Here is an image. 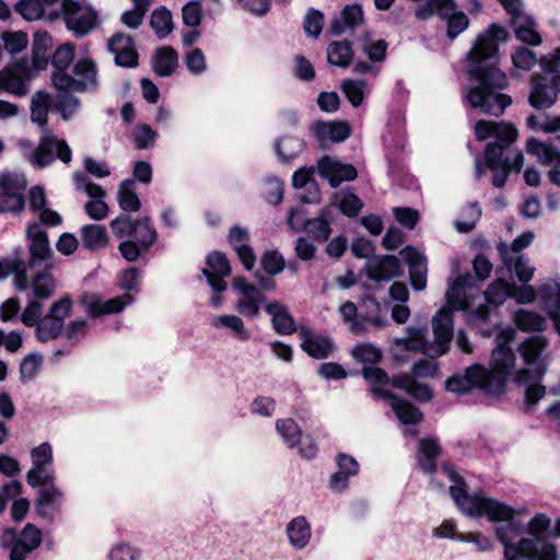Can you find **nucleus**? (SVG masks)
<instances>
[{
    "label": "nucleus",
    "mask_w": 560,
    "mask_h": 560,
    "mask_svg": "<svg viewBox=\"0 0 560 560\" xmlns=\"http://www.w3.org/2000/svg\"><path fill=\"white\" fill-rule=\"evenodd\" d=\"M249 234L240 226H233L229 232V243L235 249L241 262L246 270H252L256 262V257L248 244Z\"/></svg>",
    "instance_id": "29"
},
{
    "label": "nucleus",
    "mask_w": 560,
    "mask_h": 560,
    "mask_svg": "<svg viewBox=\"0 0 560 560\" xmlns=\"http://www.w3.org/2000/svg\"><path fill=\"white\" fill-rule=\"evenodd\" d=\"M207 268L202 269L209 285L213 292H224L226 282L224 279L231 275V267L226 256L220 252H213L207 257Z\"/></svg>",
    "instance_id": "20"
},
{
    "label": "nucleus",
    "mask_w": 560,
    "mask_h": 560,
    "mask_svg": "<svg viewBox=\"0 0 560 560\" xmlns=\"http://www.w3.org/2000/svg\"><path fill=\"white\" fill-rule=\"evenodd\" d=\"M25 267V282L26 288L24 291L31 289L32 298L34 301H46L50 299L57 289V281L51 273L52 265L45 264L40 270H37L31 279H28L27 270Z\"/></svg>",
    "instance_id": "16"
},
{
    "label": "nucleus",
    "mask_w": 560,
    "mask_h": 560,
    "mask_svg": "<svg viewBox=\"0 0 560 560\" xmlns=\"http://www.w3.org/2000/svg\"><path fill=\"white\" fill-rule=\"evenodd\" d=\"M515 324L524 331H540L544 329L546 320L536 312L520 310L515 314Z\"/></svg>",
    "instance_id": "51"
},
{
    "label": "nucleus",
    "mask_w": 560,
    "mask_h": 560,
    "mask_svg": "<svg viewBox=\"0 0 560 560\" xmlns=\"http://www.w3.org/2000/svg\"><path fill=\"white\" fill-rule=\"evenodd\" d=\"M401 273L400 261L393 255L377 256L368 262L369 278L375 281H389Z\"/></svg>",
    "instance_id": "27"
},
{
    "label": "nucleus",
    "mask_w": 560,
    "mask_h": 560,
    "mask_svg": "<svg viewBox=\"0 0 560 560\" xmlns=\"http://www.w3.org/2000/svg\"><path fill=\"white\" fill-rule=\"evenodd\" d=\"M534 240L532 232H524L517 238H515L510 245L500 243L498 250L502 261H511L514 257L523 256L521 252L530 245Z\"/></svg>",
    "instance_id": "47"
},
{
    "label": "nucleus",
    "mask_w": 560,
    "mask_h": 560,
    "mask_svg": "<svg viewBox=\"0 0 560 560\" xmlns=\"http://www.w3.org/2000/svg\"><path fill=\"white\" fill-rule=\"evenodd\" d=\"M1 547L9 549L10 560H26L27 556L35 549L18 540L16 530L13 527H7L2 533Z\"/></svg>",
    "instance_id": "37"
},
{
    "label": "nucleus",
    "mask_w": 560,
    "mask_h": 560,
    "mask_svg": "<svg viewBox=\"0 0 560 560\" xmlns=\"http://www.w3.org/2000/svg\"><path fill=\"white\" fill-rule=\"evenodd\" d=\"M1 38L5 50L12 55L23 51L28 44V36L23 31H4L1 34Z\"/></svg>",
    "instance_id": "59"
},
{
    "label": "nucleus",
    "mask_w": 560,
    "mask_h": 560,
    "mask_svg": "<svg viewBox=\"0 0 560 560\" xmlns=\"http://www.w3.org/2000/svg\"><path fill=\"white\" fill-rule=\"evenodd\" d=\"M415 14L423 21L438 15L445 23L450 40H454L469 26V18L458 9L455 0H425L416 8Z\"/></svg>",
    "instance_id": "7"
},
{
    "label": "nucleus",
    "mask_w": 560,
    "mask_h": 560,
    "mask_svg": "<svg viewBox=\"0 0 560 560\" xmlns=\"http://www.w3.org/2000/svg\"><path fill=\"white\" fill-rule=\"evenodd\" d=\"M539 294L545 302L547 313L551 317L560 316V284L548 282L541 285Z\"/></svg>",
    "instance_id": "49"
},
{
    "label": "nucleus",
    "mask_w": 560,
    "mask_h": 560,
    "mask_svg": "<svg viewBox=\"0 0 560 560\" xmlns=\"http://www.w3.org/2000/svg\"><path fill=\"white\" fill-rule=\"evenodd\" d=\"M364 22L363 10L360 4L353 3L346 5L339 18L331 22V33L336 36L341 35L348 30H353Z\"/></svg>",
    "instance_id": "31"
},
{
    "label": "nucleus",
    "mask_w": 560,
    "mask_h": 560,
    "mask_svg": "<svg viewBox=\"0 0 560 560\" xmlns=\"http://www.w3.org/2000/svg\"><path fill=\"white\" fill-rule=\"evenodd\" d=\"M43 364V357L39 353H28L20 363V380L25 382L33 380Z\"/></svg>",
    "instance_id": "63"
},
{
    "label": "nucleus",
    "mask_w": 560,
    "mask_h": 560,
    "mask_svg": "<svg viewBox=\"0 0 560 560\" xmlns=\"http://www.w3.org/2000/svg\"><path fill=\"white\" fill-rule=\"evenodd\" d=\"M524 163V156L522 152L513 153L512 164L502 165L497 171H492L494 173L493 176V185L495 187H503L506 183L508 176L512 171L520 172Z\"/></svg>",
    "instance_id": "62"
},
{
    "label": "nucleus",
    "mask_w": 560,
    "mask_h": 560,
    "mask_svg": "<svg viewBox=\"0 0 560 560\" xmlns=\"http://www.w3.org/2000/svg\"><path fill=\"white\" fill-rule=\"evenodd\" d=\"M285 533L290 545L295 549H304L312 537L311 525L305 516H296L292 518L285 528Z\"/></svg>",
    "instance_id": "33"
},
{
    "label": "nucleus",
    "mask_w": 560,
    "mask_h": 560,
    "mask_svg": "<svg viewBox=\"0 0 560 560\" xmlns=\"http://www.w3.org/2000/svg\"><path fill=\"white\" fill-rule=\"evenodd\" d=\"M341 91L353 107L360 106L364 97L370 93V84L362 79H346L342 81Z\"/></svg>",
    "instance_id": "41"
},
{
    "label": "nucleus",
    "mask_w": 560,
    "mask_h": 560,
    "mask_svg": "<svg viewBox=\"0 0 560 560\" xmlns=\"http://www.w3.org/2000/svg\"><path fill=\"white\" fill-rule=\"evenodd\" d=\"M479 294V289L474 287V278L466 273L457 277L452 283L448 284L446 291L447 303L456 310L467 311L468 319L474 308V300Z\"/></svg>",
    "instance_id": "14"
},
{
    "label": "nucleus",
    "mask_w": 560,
    "mask_h": 560,
    "mask_svg": "<svg viewBox=\"0 0 560 560\" xmlns=\"http://www.w3.org/2000/svg\"><path fill=\"white\" fill-rule=\"evenodd\" d=\"M55 138L52 135H45L40 138L39 144L34 150L33 158L39 167H46L54 161Z\"/></svg>",
    "instance_id": "52"
},
{
    "label": "nucleus",
    "mask_w": 560,
    "mask_h": 560,
    "mask_svg": "<svg viewBox=\"0 0 560 560\" xmlns=\"http://www.w3.org/2000/svg\"><path fill=\"white\" fill-rule=\"evenodd\" d=\"M434 339L427 340L428 328L425 324H412L406 327V336L395 338L392 343V353L396 360H401L404 351H420L434 358L445 354L450 349L453 337V314L448 308H441L432 319Z\"/></svg>",
    "instance_id": "3"
},
{
    "label": "nucleus",
    "mask_w": 560,
    "mask_h": 560,
    "mask_svg": "<svg viewBox=\"0 0 560 560\" xmlns=\"http://www.w3.org/2000/svg\"><path fill=\"white\" fill-rule=\"evenodd\" d=\"M353 358L364 364H375L382 359V351L378 347L370 342H362L353 347Z\"/></svg>",
    "instance_id": "56"
},
{
    "label": "nucleus",
    "mask_w": 560,
    "mask_h": 560,
    "mask_svg": "<svg viewBox=\"0 0 560 560\" xmlns=\"http://www.w3.org/2000/svg\"><path fill=\"white\" fill-rule=\"evenodd\" d=\"M362 372L364 378L374 385L371 389V395L374 398L387 400L396 417L402 424H416L422 419L421 412L410 402L396 397L388 390L376 387L386 385L389 382L388 375L382 369L376 366H364Z\"/></svg>",
    "instance_id": "8"
},
{
    "label": "nucleus",
    "mask_w": 560,
    "mask_h": 560,
    "mask_svg": "<svg viewBox=\"0 0 560 560\" xmlns=\"http://www.w3.org/2000/svg\"><path fill=\"white\" fill-rule=\"evenodd\" d=\"M335 202L338 205L341 212L348 217L357 215L363 207L361 199L350 191L336 194Z\"/></svg>",
    "instance_id": "55"
},
{
    "label": "nucleus",
    "mask_w": 560,
    "mask_h": 560,
    "mask_svg": "<svg viewBox=\"0 0 560 560\" xmlns=\"http://www.w3.org/2000/svg\"><path fill=\"white\" fill-rule=\"evenodd\" d=\"M443 470L454 482L450 486V494L465 515L500 524L495 526L494 533L504 546V560H558L556 546L547 541L551 532L549 516L536 514L527 524V533L532 537H523L513 542L523 532V524L515 520L516 511L481 492L468 494L463 478L453 468L443 467Z\"/></svg>",
    "instance_id": "1"
},
{
    "label": "nucleus",
    "mask_w": 560,
    "mask_h": 560,
    "mask_svg": "<svg viewBox=\"0 0 560 560\" xmlns=\"http://www.w3.org/2000/svg\"><path fill=\"white\" fill-rule=\"evenodd\" d=\"M440 454V444L434 438H424L419 441L416 455L417 463L423 472H433L436 469V457Z\"/></svg>",
    "instance_id": "34"
},
{
    "label": "nucleus",
    "mask_w": 560,
    "mask_h": 560,
    "mask_svg": "<svg viewBox=\"0 0 560 560\" xmlns=\"http://www.w3.org/2000/svg\"><path fill=\"white\" fill-rule=\"evenodd\" d=\"M506 39L508 32L492 24L478 35L467 55L468 74L474 82L465 89L463 96L470 107L486 115L500 116L512 104L510 95L499 93L508 86L506 74L489 63L498 58V42Z\"/></svg>",
    "instance_id": "2"
},
{
    "label": "nucleus",
    "mask_w": 560,
    "mask_h": 560,
    "mask_svg": "<svg viewBox=\"0 0 560 560\" xmlns=\"http://www.w3.org/2000/svg\"><path fill=\"white\" fill-rule=\"evenodd\" d=\"M150 25L159 38H165L174 28L172 13L165 7L152 12Z\"/></svg>",
    "instance_id": "48"
},
{
    "label": "nucleus",
    "mask_w": 560,
    "mask_h": 560,
    "mask_svg": "<svg viewBox=\"0 0 560 560\" xmlns=\"http://www.w3.org/2000/svg\"><path fill=\"white\" fill-rule=\"evenodd\" d=\"M26 238L28 244V257L25 259L26 268L31 270L42 268L43 264H49L54 252L49 244L48 234L37 222H31L26 226Z\"/></svg>",
    "instance_id": "11"
},
{
    "label": "nucleus",
    "mask_w": 560,
    "mask_h": 560,
    "mask_svg": "<svg viewBox=\"0 0 560 560\" xmlns=\"http://www.w3.org/2000/svg\"><path fill=\"white\" fill-rule=\"evenodd\" d=\"M265 311L271 317L277 334L290 335L295 331L294 319L284 304L273 300L265 304Z\"/></svg>",
    "instance_id": "30"
},
{
    "label": "nucleus",
    "mask_w": 560,
    "mask_h": 560,
    "mask_svg": "<svg viewBox=\"0 0 560 560\" xmlns=\"http://www.w3.org/2000/svg\"><path fill=\"white\" fill-rule=\"evenodd\" d=\"M133 301L135 299L130 293H124L122 295L112 298L107 301H103L101 296L95 293H84L80 303L92 318H98L104 315L120 313Z\"/></svg>",
    "instance_id": "15"
},
{
    "label": "nucleus",
    "mask_w": 560,
    "mask_h": 560,
    "mask_svg": "<svg viewBox=\"0 0 560 560\" xmlns=\"http://www.w3.org/2000/svg\"><path fill=\"white\" fill-rule=\"evenodd\" d=\"M547 341L541 336H533L523 341L518 347V352L528 365L527 369H521L515 373V382L526 386L525 401L529 406L536 405L546 394V387L538 383L547 372L548 354Z\"/></svg>",
    "instance_id": "4"
},
{
    "label": "nucleus",
    "mask_w": 560,
    "mask_h": 560,
    "mask_svg": "<svg viewBox=\"0 0 560 560\" xmlns=\"http://www.w3.org/2000/svg\"><path fill=\"white\" fill-rule=\"evenodd\" d=\"M74 59V46L70 43L57 47L52 57L51 65L57 70H67Z\"/></svg>",
    "instance_id": "64"
},
{
    "label": "nucleus",
    "mask_w": 560,
    "mask_h": 560,
    "mask_svg": "<svg viewBox=\"0 0 560 560\" xmlns=\"http://www.w3.org/2000/svg\"><path fill=\"white\" fill-rule=\"evenodd\" d=\"M299 335L302 339L301 348L315 359H325L334 351L331 339L314 332L310 327H300Z\"/></svg>",
    "instance_id": "26"
},
{
    "label": "nucleus",
    "mask_w": 560,
    "mask_h": 560,
    "mask_svg": "<svg viewBox=\"0 0 560 560\" xmlns=\"http://www.w3.org/2000/svg\"><path fill=\"white\" fill-rule=\"evenodd\" d=\"M317 168L319 175L327 179L332 187L339 186L345 180H353L358 175L354 166L341 163L328 155L318 161Z\"/></svg>",
    "instance_id": "21"
},
{
    "label": "nucleus",
    "mask_w": 560,
    "mask_h": 560,
    "mask_svg": "<svg viewBox=\"0 0 560 560\" xmlns=\"http://www.w3.org/2000/svg\"><path fill=\"white\" fill-rule=\"evenodd\" d=\"M140 221L131 220L129 214L121 213L110 222V229L118 238L132 235L137 232Z\"/></svg>",
    "instance_id": "60"
},
{
    "label": "nucleus",
    "mask_w": 560,
    "mask_h": 560,
    "mask_svg": "<svg viewBox=\"0 0 560 560\" xmlns=\"http://www.w3.org/2000/svg\"><path fill=\"white\" fill-rule=\"evenodd\" d=\"M305 142L298 137L282 138L276 142V152L282 161H290L303 151Z\"/></svg>",
    "instance_id": "50"
},
{
    "label": "nucleus",
    "mask_w": 560,
    "mask_h": 560,
    "mask_svg": "<svg viewBox=\"0 0 560 560\" xmlns=\"http://www.w3.org/2000/svg\"><path fill=\"white\" fill-rule=\"evenodd\" d=\"M31 74V68L26 59L16 60L12 66L0 71V89L5 92L23 96L27 93L25 78Z\"/></svg>",
    "instance_id": "17"
},
{
    "label": "nucleus",
    "mask_w": 560,
    "mask_h": 560,
    "mask_svg": "<svg viewBox=\"0 0 560 560\" xmlns=\"http://www.w3.org/2000/svg\"><path fill=\"white\" fill-rule=\"evenodd\" d=\"M61 500H62V492L55 485H51V487L39 488L38 495L35 501L36 513L40 517H45V518L48 517L49 513H48L47 509L50 505L60 503Z\"/></svg>",
    "instance_id": "45"
},
{
    "label": "nucleus",
    "mask_w": 560,
    "mask_h": 560,
    "mask_svg": "<svg viewBox=\"0 0 560 560\" xmlns=\"http://www.w3.org/2000/svg\"><path fill=\"white\" fill-rule=\"evenodd\" d=\"M52 104L50 94L45 91H37L32 96L31 119L39 127L45 128L48 122V112Z\"/></svg>",
    "instance_id": "38"
},
{
    "label": "nucleus",
    "mask_w": 560,
    "mask_h": 560,
    "mask_svg": "<svg viewBox=\"0 0 560 560\" xmlns=\"http://www.w3.org/2000/svg\"><path fill=\"white\" fill-rule=\"evenodd\" d=\"M350 131L349 125L345 121H315L311 126V132L322 148L345 141L349 138Z\"/></svg>",
    "instance_id": "22"
},
{
    "label": "nucleus",
    "mask_w": 560,
    "mask_h": 560,
    "mask_svg": "<svg viewBox=\"0 0 560 560\" xmlns=\"http://www.w3.org/2000/svg\"><path fill=\"white\" fill-rule=\"evenodd\" d=\"M63 328L65 324L62 322L46 314L35 327V337L39 342L46 343L56 340L61 335Z\"/></svg>",
    "instance_id": "43"
},
{
    "label": "nucleus",
    "mask_w": 560,
    "mask_h": 560,
    "mask_svg": "<svg viewBox=\"0 0 560 560\" xmlns=\"http://www.w3.org/2000/svg\"><path fill=\"white\" fill-rule=\"evenodd\" d=\"M352 46L347 40L332 42L327 48V59L331 65L348 67L352 60Z\"/></svg>",
    "instance_id": "46"
},
{
    "label": "nucleus",
    "mask_w": 560,
    "mask_h": 560,
    "mask_svg": "<svg viewBox=\"0 0 560 560\" xmlns=\"http://www.w3.org/2000/svg\"><path fill=\"white\" fill-rule=\"evenodd\" d=\"M81 238L83 246L91 250L103 248L108 243L106 229L98 224L84 225L81 229Z\"/></svg>",
    "instance_id": "42"
},
{
    "label": "nucleus",
    "mask_w": 560,
    "mask_h": 560,
    "mask_svg": "<svg viewBox=\"0 0 560 560\" xmlns=\"http://www.w3.org/2000/svg\"><path fill=\"white\" fill-rule=\"evenodd\" d=\"M214 328H226L232 336L240 341H247L250 338L249 331L245 328L243 319L236 315H219L211 319Z\"/></svg>",
    "instance_id": "40"
},
{
    "label": "nucleus",
    "mask_w": 560,
    "mask_h": 560,
    "mask_svg": "<svg viewBox=\"0 0 560 560\" xmlns=\"http://www.w3.org/2000/svg\"><path fill=\"white\" fill-rule=\"evenodd\" d=\"M66 26L73 32L74 36L81 38L88 35L97 24V13L89 9L81 15L65 19Z\"/></svg>",
    "instance_id": "39"
},
{
    "label": "nucleus",
    "mask_w": 560,
    "mask_h": 560,
    "mask_svg": "<svg viewBox=\"0 0 560 560\" xmlns=\"http://www.w3.org/2000/svg\"><path fill=\"white\" fill-rule=\"evenodd\" d=\"M509 270H514L517 279L527 283L534 276L535 268L529 265L528 259L523 256L514 257L511 261H503Z\"/></svg>",
    "instance_id": "61"
},
{
    "label": "nucleus",
    "mask_w": 560,
    "mask_h": 560,
    "mask_svg": "<svg viewBox=\"0 0 560 560\" xmlns=\"http://www.w3.org/2000/svg\"><path fill=\"white\" fill-rule=\"evenodd\" d=\"M481 215V209L477 202L468 203L455 222L456 230L460 233L470 232Z\"/></svg>",
    "instance_id": "53"
},
{
    "label": "nucleus",
    "mask_w": 560,
    "mask_h": 560,
    "mask_svg": "<svg viewBox=\"0 0 560 560\" xmlns=\"http://www.w3.org/2000/svg\"><path fill=\"white\" fill-rule=\"evenodd\" d=\"M393 385L405 390L408 395L419 401H429L432 398V390L425 384H420L409 374H400L393 378Z\"/></svg>",
    "instance_id": "36"
},
{
    "label": "nucleus",
    "mask_w": 560,
    "mask_h": 560,
    "mask_svg": "<svg viewBox=\"0 0 560 560\" xmlns=\"http://www.w3.org/2000/svg\"><path fill=\"white\" fill-rule=\"evenodd\" d=\"M178 67V55L171 46H162L152 56V68L161 77L171 75Z\"/></svg>",
    "instance_id": "35"
},
{
    "label": "nucleus",
    "mask_w": 560,
    "mask_h": 560,
    "mask_svg": "<svg viewBox=\"0 0 560 560\" xmlns=\"http://www.w3.org/2000/svg\"><path fill=\"white\" fill-rule=\"evenodd\" d=\"M313 168H300L292 176V185L295 188L307 187L308 196H301V200L305 203H313L319 200V189L317 185L311 180Z\"/></svg>",
    "instance_id": "44"
},
{
    "label": "nucleus",
    "mask_w": 560,
    "mask_h": 560,
    "mask_svg": "<svg viewBox=\"0 0 560 560\" xmlns=\"http://www.w3.org/2000/svg\"><path fill=\"white\" fill-rule=\"evenodd\" d=\"M400 256L409 266V277L413 290H423L427 287L428 273L425 257L411 246L402 248L400 250Z\"/></svg>",
    "instance_id": "25"
},
{
    "label": "nucleus",
    "mask_w": 560,
    "mask_h": 560,
    "mask_svg": "<svg viewBox=\"0 0 560 560\" xmlns=\"http://www.w3.org/2000/svg\"><path fill=\"white\" fill-rule=\"evenodd\" d=\"M42 0H20L14 10L26 21H35L44 15L45 9Z\"/></svg>",
    "instance_id": "58"
},
{
    "label": "nucleus",
    "mask_w": 560,
    "mask_h": 560,
    "mask_svg": "<svg viewBox=\"0 0 560 560\" xmlns=\"http://www.w3.org/2000/svg\"><path fill=\"white\" fill-rule=\"evenodd\" d=\"M477 140L493 138L485 150L486 166L497 171L502 165L512 164L510 145L516 140L517 131L511 124L479 120L475 126Z\"/></svg>",
    "instance_id": "5"
},
{
    "label": "nucleus",
    "mask_w": 560,
    "mask_h": 560,
    "mask_svg": "<svg viewBox=\"0 0 560 560\" xmlns=\"http://www.w3.org/2000/svg\"><path fill=\"white\" fill-rule=\"evenodd\" d=\"M526 150L542 164L550 167V180L560 186V137L555 138L550 142H542L532 138L527 141Z\"/></svg>",
    "instance_id": "13"
},
{
    "label": "nucleus",
    "mask_w": 560,
    "mask_h": 560,
    "mask_svg": "<svg viewBox=\"0 0 560 560\" xmlns=\"http://www.w3.org/2000/svg\"><path fill=\"white\" fill-rule=\"evenodd\" d=\"M516 38L529 46H539L542 42L540 34L537 32L536 21L532 15H516L512 21Z\"/></svg>",
    "instance_id": "32"
},
{
    "label": "nucleus",
    "mask_w": 560,
    "mask_h": 560,
    "mask_svg": "<svg viewBox=\"0 0 560 560\" xmlns=\"http://www.w3.org/2000/svg\"><path fill=\"white\" fill-rule=\"evenodd\" d=\"M25 256L26 252L23 247L14 248L12 256L0 260V280L13 275V283L15 289L24 292L25 282Z\"/></svg>",
    "instance_id": "24"
},
{
    "label": "nucleus",
    "mask_w": 560,
    "mask_h": 560,
    "mask_svg": "<svg viewBox=\"0 0 560 560\" xmlns=\"http://www.w3.org/2000/svg\"><path fill=\"white\" fill-rule=\"evenodd\" d=\"M232 290L237 298L234 310L246 318L255 319L259 316L260 307L266 302L261 289L249 282L244 277H235L232 281Z\"/></svg>",
    "instance_id": "10"
},
{
    "label": "nucleus",
    "mask_w": 560,
    "mask_h": 560,
    "mask_svg": "<svg viewBox=\"0 0 560 560\" xmlns=\"http://www.w3.org/2000/svg\"><path fill=\"white\" fill-rule=\"evenodd\" d=\"M337 470L329 477L328 488L336 493L346 491L349 479L357 476L360 469L354 457L340 453L336 456Z\"/></svg>",
    "instance_id": "23"
},
{
    "label": "nucleus",
    "mask_w": 560,
    "mask_h": 560,
    "mask_svg": "<svg viewBox=\"0 0 560 560\" xmlns=\"http://www.w3.org/2000/svg\"><path fill=\"white\" fill-rule=\"evenodd\" d=\"M511 60L514 68L523 71H530L537 63H539L536 54L522 46L515 48L511 55Z\"/></svg>",
    "instance_id": "57"
},
{
    "label": "nucleus",
    "mask_w": 560,
    "mask_h": 560,
    "mask_svg": "<svg viewBox=\"0 0 560 560\" xmlns=\"http://www.w3.org/2000/svg\"><path fill=\"white\" fill-rule=\"evenodd\" d=\"M509 342L510 338L505 334L497 336V348L492 350L490 370L487 369L488 394H501L508 376L515 368L516 357Z\"/></svg>",
    "instance_id": "9"
},
{
    "label": "nucleus",
    "mask_w": 560,
    "mask_h": 560,
    "mask_svg": "<svg viewBox=\"0 0 560 560\" xmlns=\"http://www.w3.org/2000/svg\"><path fill=\"white\" fill-rule=\"evenodd\" d=\"M276 429L289 447H294L301 440V429L292 419L278 420Z\"/></svg>",
    "instance_id": "54"
},
{
    "label": "nucleus",
    "mask_w": 560,
    "mask_h": 560,
    "mask_svg": "<svg viewBox=\"0 0 560 560\" xmlns=\"http://www.w3.org/2000/svg\"><path fill=\"white\" fill-rule=\"evenodd\" d=\"M487 369L481 364H472L464 372L453 374L447 378L445 387L448 392L464 395L474 388L488 393Z\"/></svg>",
    "instance_id": "12"
},
{
    "label": "nucleus",
    "mask_w": 560,
    "mask_h": 560,
    "mask_svg": "<svg viewBox=\"0 0 560 560\" xmlns=\"http://www.w3.org/2000/svg\"><path fill=\"white\" fill-rule=\"evenodd\" d=\"M133 179H124L118 189L117 199L119 207L127 212H136L140 209V199L135 191L136 180L140 182V160L133 162Z\"/></svg>",
    "instance_id": "28"
},
{
    "label": "nucleus",
    "mask_w": 560,
    "mask_h": 560,
    "mask_svg": "<svg viewBox=\"0 0 560 560\" xmlns=\"http://www.w3.org/2000/svg\"><path fill=\"white\" fill-rule=\"evenodd\" d=\"M541 73L530 79L528 102L536 109L550 108L560 94V47L539 59Z\"/></svg>",
    "instance_id": "6"
},
{
    "label": "nucleus",
    "mask_w": 560,
    "mask_h": 560,
    "mask_svg": "<svg viewBox=\"0 0 560 560\" xmlns=\"http://www.w3.org/2000/svg\"><path fill=\"white\" fill-rule=\"evenodd\" d=\"M304 214L301 209H292L288 218V224L295 231L305 229L307 234L316 241H327L331 233V228L324 214L312 220H305Z\"/></svg>",
    "instance_id": "18"
},
{
    "label": "nucleus",
    "mask_w": 560,
    "mask_h": 560,
    "mask_svg": "<svg viewBox=\"0 0 560 560\" xmlns=\"http://www.w3.org/2000/svg\"><path fill=\"white\" fill-rule=\"evenodd\" d=\"M510 294L511 285L508 281L503 279H498L493 281L483 293V298L487 304H480L478 307L472 310L470 314V320L486 323L490 316V305L497 306L502 304L506 300V298L510 296Z\"/></svg>",
    "instance_id": "19"
}]
</instances>
